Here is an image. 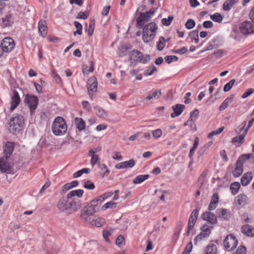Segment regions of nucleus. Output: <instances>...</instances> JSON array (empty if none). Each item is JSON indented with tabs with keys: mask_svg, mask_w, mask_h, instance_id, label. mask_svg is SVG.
Instances as JSON below:
<instances>
[{
	"mask_svg": "<svg viewBox=\"0 0 254 254\" xmlns=\"http://www.w3.org/2000/svg\"><path fill=\"white\" fill-rule=\"evenodd\" d=\"M210 18L214 22L221 23L223 20V16L219 13H215L210 15Z\"/></svg>",
	"mask_w": 254,
	"mask_h": 254,
	"instance_id": "43",
	"label": "nucleus"
},
{
	"mask_svg": "<svg viewBox=\"0 0 254 254\" xmlns=\"http://www.w3.org/2000/svg\"><path fill=\"white\" fill-rule=\"evenodd\" d=\"M96 211V209L91 208L87 204L81 210L80 217L83 221L88 223V221H90L91 217L94 215Z\"/></svg>",
	"mask_w": 254,
	"mask_h": 254,
	"instance_id": "7",
	"label": "nucleus"
},
{
	"mask_svg": "<svg viewBox=\"0 0 254 254\" xmlns=\"http://www.w3.org/2000/svg\"><path fill=\"white\" fill-rule=\"evenodd\" d=\"M69 214L76 212L81 207V201L79 198H68Z\"/></svg>",
	"mask_w": 254,
	"mask_h": 254,
	"instance_id": "12",
	"label": "nucleus"
},
{
	"mask_svg": "<svg viewBox=\"0 0 254 254\" xmlns=\"http://www.w3.org/2000/svg\"><path fill=\"white\" fill-rule=\"evenodd\" d=\"M96 115L99 118L105 119L107 117V113L102 108L96 106L94 107Z\"/></svg>",
	"mask_w": 254,
	"mask_h": 254,
	"instance_id": "32",
	"label": "nucleus"
},
{
	"mask_svg": "<svg viewBox=\"0 0 254 254\" xmlns=\"http://www.w3.org/2000/svg\"><path fill=\"white\" fill-rule=\"evenodd\" d=\"M208 175V170H205L200 175L198 179V182L202 186L205 182V179Z\"/></svg>",
	"mask_w": 254,
	"mask_h": 254,
	"instance_id": "42",
	"label": "nucleus"
},
{
	"mask_svg": "<svg viewBox=\"0 0 254 254\" xmlns=\"http://www.w3.org/2000/svg\"><path fill=\"white\" fill-rule=\"evenodd\" d=\"M88 223L97 227H102L105 223V220L102 218H98L95 219H90V221H88Z\"/></svg>",
	"mask_w": 254,
	"mask_h": 254,
	"instance_id": "31",
	"label": "nucleus"
},
{
	"mask_svg": "<svg viewBox=\"0 0 254 254\" xmlns=\"http://www.w3.org/2000/svg\"><path fill=\"white\" fill-rule=\"evenodd\" d=\"M166 40L164 37H160L157 44V49L159 51H161L165 46Z\"/></svg>",
	"mask_w": 254,
	"mask_h": 254,
	"instance_id": "45",
	"label": "nucleus"
},
{
	"mask_svg": "<svg viewBox=\"0 0 254 254\" xmlns=\"http://www.w3.org/2000/svg\"><path fill=\"white\" fill-rule=\"evenodd\" d=\"M94 25V20H91L89 23L88 28L86 29V30L87 31L88 35L89 36H91L93 33Z\"/></svg>",
	"mask_w": 254,
	"mask_h": 254,
	"instance_id": "53",
	"label": "nucleus"
},
{
	"mask_svg": "<svg viewBox=\"0 0 254 254\" xmlns=\"http://www.w3.org/2000/svg\"><path fill=\"white\" fill-rule=\"evenodd\" d=\"M240 188V184L238 182H234L232 183L230 187V189L233 195L236 194Z\"/></svg>",
	"mask_w": 254,
	"mask_h": 254,
	"instance_id": "40",
	"label": "nucleus"
},
{
	"mask_svg": "<svg viewBox=\"0 0 254 254\" xmlns=\"http://www.w3.org/2000/svg\"><path fill=\"white\" fill-rule=\"evenodd\" d=\"M201 230L200 234L196 236L194 239V243L195 244H196L198 242L207 238L211 233V229L207 226H203L201 228Z\"/></svg>",
	"mask_w": 254,
	"mask_h": 254,
	"instance_id": "14",
	"label": "nucleus"
},
{
	"mask_svg": "<svg viewBox=\"0 0 254 254\" xmlns=\"http://www.w3.org/2000/svg\"><path fill=\"white\" fill-rule=\"evenodd\" d=\"M243 162L240 160H238L236 162V166L233 174L235 177H238L240 176L243 173Z\"/></svg>",
	"mask_w": 254,
	"mask_h": 254,
	"instance_id": "27",
	"label": "nucleus"
},
{
	"mask_svg": "<svg viewBox=\"0 0 254 254\" xmlns=\"http://www.w3.org/2000/svg\"><path fill=\"white\" fill-rule=\"evenodd\" d=\"M125 241L124 237L122 235H119L116 240V244L117 246L121 247L123 245H125Z\"/></svg>",
	"mask_w": 254,
	"mask_h": 254,
	"instance_id": "54",
	"label": "nucleus"
},
{
	"mask_svg": "<svg viewBox=\"0 0 254 254\" xmlns=\"http://www.w3.org/2000/svg\"><path fill=\"white\" fill-rule=\"evenodd\" d=\"M236 82V80L235 79L231 80L228 83L226 84L224 86L223 90L225 92H228L232 88L234 84Z\"/></svg>",
	"mask_w": 254,
	"mask_h": 254,
	"instance_id": "52",
	"label": "nucleus"
},
{
	"mask_svg": "<svg viewBox=\"0 0 254 254\" xmlns=\"http://www.w3.org/2000/svg\"><path fill=\"white\" fill-rule=\"evenodd\" d=\"M155 12L156 9L152 8L145 13L140 12L136 20L137 27L141 29L145 23L150 20L152 16L154 14Z\"/></svg>",
	"mask_w": 254,
	"mask_h": 254,
	"instance_id": "4",
	"label": "nucleus"
},
{
	"mask_svg": "<svg viewBox=\"0 0 254 254\" xmlns=\"http://www.w3.org/2000/svg\"><path fill=\"white\" fill-rule=\"evenodd\" d=\"M20 98L18 92L16 90H12V94L11 97L10 110L12 112L20 104Z\"/></svg>",
	"mask_w": 254,
	"mask_h": 254,
	"instance_id": "16",
	"label": "nucleus"
},
{
	"mask_svg": "<svg viewBox=\"0 0 254 254\" xmlns=\"http://www.w3.org/2000/svg\"><path fill=\"white\" fill-rule=\"evenodd\" d=\"M117 203L112 201H109L102 207V210H105L108 208H113L116 207Z\"/></svg>",
	"mask_w": 254,
	"mask_h": 254,
	"instance_id": "51",
	"label": "nucleus"
},
{
	"mask_svg": "<svg viewBox=\"0 0 254 254\" xmlns=\"http://www.w3.org/2000/svg\"><path fill=\"white\" fill-rule=\"evenodd\" d=\"M224 129V127H222L215 130H213L208 134V138H212L214 135H217L221 133Z\"/></svg>",
	"mask_w": 254,
	"mask_h": 254,
	"instance_id": "50",
	"label": "nucleus"
},
{
	"mask_svg": "<svg viewBox=\"0 0 254 254\" xmlns=\"http://www.w3.org/2000/svg\"><path fill=\"white\" fill-rule=\"evenodd\" d=\"M247 199V195L244 194H239L237 196V201L239 205L244 204L246 202Z\"/></svg>",
	"mask_w": 254,
	"mask_h": 254,
	"instance_id": "46",
	"label": "nucleus"
},
{
	"mask_svg": "<svg viewBox=\"0 0 254 254\" xmlns=\"http://www.w3.org/2000/svg\"><path fill=\"white\" fill-rule=\"evenodd\" d=\"M97 85L98 83L95 77L92 76L88 79L87 88L89 95L91 98L96 93Z\"/></svg>",
	"mask_w": 254,
	"mask_h": 254,
	"instance_id": "10",
	"label": "nucleus"
},
{
	"mask_svg": "<svg viewBox=\"0 0 254 254\" xmlns=\"http://www.w3.org/2000/svg\"><path fill=\"white\" fill-rule=\"evenodd\" d=\"M84 187L88 190H93L95 189V185L91 181L88 180L84 183Z\"/></svg>",
	"mask_w": 254,
	"mask_h": 254,
	"instance_id": "55",
	"label": "nucleus"
},
{
	"mask_svg": "<svg viewBox=\"0 0 254 254\" xmlns=\"http://www.w3.org/2000/svg\"><path fill=\"white\" fill-rule=\"evenodd\" d=\"M253 179V174L252 172H247L245 173L241 178V181L243 186H247L249 184Z\"/></svg>",
	"mask_w": 254,
	"mask_h": 254,
	"instance_id": "29",
	"label": "nucleus"
},
{
	"mask_svg": "<svg viewBox=\"0 0 254 254\" xmlns=\"http://www.w3.org/2000/svg\"><path fill=\"white\" fill-rule=\"evenodd\" d=\"M102 203V199L99 198V196L92 200L88 205L92 208L96 210V207L99 204Z\"/></svg>",
	"mask_w": 254,
	"mask_h": 254,
	"instance_id": "38",
	"label": "nucleus"
},
{
	"mask_svg": "<svg viewBox=\"0 0 254 254\" xmlns=\"http://www.w3.org/2000/svg\"><path fill=\"white\" fill-rule=\"evenodd\" d=\"M74 26L76 28V31L73 32L74 36H75L76 34L81 35L82 34V25L78 21L74 22Z\"/></svg>",
	"mask_w": 254,
	"mask_h": 254,
	"instance_id": "48",
	"label": "nucleus"
},
{
	"mask_svg": "<svg viewBox=\"0 0 254 254\" xmlns=\"http://www.w3.org/2000/svg\"><path fill=\"white\" fill-rule=\"evenodd\" d=\"M174 17L172 15H170L168 18H163L162 19V23L165 26H169L171 24L172 20H173Z\"/></svg>",
	"mask_w": 254,
	"mask_h": 254,
	"instance_id": "57",
	"label": "nucleus"
},
{
	"mask_svg": "<svg viewBox=\"0 0 254 254\" xmlns=\"http://www.w3.org/2000/svg\"><path fill=\"white\" fill-rule=\"evenodd\" d=\"M216 214L218 217L222 220H227L230 217L229 211L224 208L218 209L216 211Z\"/></svg>",
	"mask_w": 254,
	"mask_h": 254,
	"instance_id": "28",
	"label": "nucleus"
},
{
	"mask_svg": "<svg viewBox=\"0 0 254 254\" xmlns=\"http://www.w3.org/2000/svg\"><path fill=\"white\" fill-rule=\"evenodd\" d=\"M242 233L248 237L254 236V227L252 226L246 224L241 227Z\"/></svg>",
	"mask_w": 254,
	"mask_h": 254,
	"instance_id": "23",
	"label": "nucleus"
},
{
	"mask_svg": "<svg viewBox=\"0 0 254 254\" xmlns=\"http://www.w3.org/2000/svg\"><path fill=\"white\" fill-rule=\"evenodd\" d=\"M195 25V22L192 19H189L185 24L186 27L188 29L193 28Z\"/></svg>",
	"mask_w": 254,
	"mask_h": 254,
	"instance_id": "56",
	"label": "nucleus"
},
{
	"mask_svg": "<svg viewBox=\"0 0 254 254\" xmlns=\"http://www.w3.org/2000/svg\"><path fill=\"white\" fill-rule=\"evenodd\" d=\"M202 218L208 221L211 224H215L217 222L216 216L212 212L210 211H206L202 214Z\"/></svg>",
	"mask_w": 254,
	"mask_h": 254,
	"instance_id": "18",
	"label": "nucleus"
},
{
	"mask_svg": "<svg viewBox=\"0 0 254 254\" xmlns=\"http://www.w3.org/2000/svg\"><path fill=\"white\" fill-rule=\"evenodd\" d=\"M152 133L154 137L158 138L162 135V131L161 129H157L152 131Z\"/></svg>",
	"mask_w": 254,
	"mask_h": 254,
	"instance_id": "63",
	"label": "nucleus"
},
{
	"mask_svg": "<svg viewBox=\"0 0 254 254\" xmlns=\"http://www.w3.org/2000/svg\"><path fill=\"white\" fill-rule=\"evenodd\" d=\"M246 134L243 133L233 138L232 142L237 147H239L244 142L245 135Z\"/></svg>",
	"mask_w": 254,
	"mask_h": 254,
	"instance_id": "30",
	"label": "nucleus"
},
{
	"mask_svg": "<svg viewBox=\"0 0 254 254\" xmlns=\"http://www.w3.org/2000/svg\"><path fill=\"white\" fill-rule=\"evenodd\" d=\"M246 253L247 249L246 247L244 246H240L234 254H246Z\"/></svg>",
	"mask_w": 254,
	"mask_h": 254,
	"instance_id": "64",
	"label": "nucleus"
},
{
	"mask_svg": "<svg viewBox=\"0 0 254 254\" xmlns=\"http://www.w3.org/2000/svg\"><path fill=\"white\" fill-rule=\"evenodd\" d=\"M114 232V229H111L110 231L108 230L107 229L104 230L103 231V236L105 239V240L107 242L109 243L110 241L109 239V237L111 235L112 233Z\"/></svg>",
	"mask_w": 254,
	"mask_h": 254,
	"instance_id": "49",
	"label": "nucleus"
},
{
	"mask_svg": "<svg viewBox=\"0 0 254 254\" xmlns=\"http://www.w3.org/2000/svg\"><path fill=\"white\" fill-rule=\"evenodd\" d=\"M14 148V143L11 142H7L3 147L4 157L10 158Z\"/></svg>",
	"mask_w": 254,
	"mask_h": 254,
	"instance_id": "19",
	"label": "nucleus"
},
{
	"mask_svg": "<svg viewBox=\"0 0 254 254\" xmlns=\"http://www.w3.org/2000/svg\"><path fill=\"white\" fill-rule=\"evenodd\" d=\"M67 127L65 120L61 117L56 118L53 123L52 130L56 136L64 134L67 131Z\"/></svg>",
	"mask_w": 254,
	"mask_h": 254,
	"instance_id": "2",
	"label": "nucleus"
},
{
	"mask_svg": "<svg viewBox=\"0 0 254 254\" xmlns=\"http://www.w3.org/2000/svg\"><path fill=\"white\" fill-rule=\"evenodd\" d=\"M165 60L168 64H170L173 61H177L178 58L176 56H168L165 57Z\"/></svg>",
	"mask_w": 254,
	"mask_h": 254,
	"instance_id": "58",
	"label": "nucleus"
},
{
	"mask_svg": "<svg viewBox=\"0 0 254 254\" xmlns=\"http://www.w3.org/2000/svg\"><path fill=\"white\" fill-rule=\"evenodd\" d=\"M135 164V161L133 159L128 161H126L116 165L115 167L118 169H126L127 168H132Z\"/></svg>",
	"mask_w": 254,
	"mask_h": 254,
	"instance_id": "21",
	"label": "nucleus"
},
{
	"mask_svg": "<svg viewBox=\"0 0 254 254\" xmlns=\"http://www.w3.org/2000/svg\"><path fill=\"white\" fill-rule=\"evenodd\" d=\"M149 177V175H140L136 176L133 179L132 183L134 184H139L142 183L144 181L148 179Z\"/></svg>",
	"mask_w": 254,
	"mask_h": 254,
	"instance_id": "37",
	"label": "nucleus"
},
{
	"mask_svg": "<svg viewBox=\"0 0 254 254\" xmlns=\"http://www.w3.org/2000/svg\"><path fill=\"white\" fill-rule=\"evenodd\" d=\"M157 71V68L154 65L149 67L144 70L143 74L144 76H149L152 75L154 72Z\"/></svg>",
	"mask_w": 254,
	"mask_h": 254,
	"instance_id": "41",
	"label": "nucleus"
},
{
	"mask_svg": "<svg viewBox=\"0 0 254 254\" xmlns=\"http://www.w3.org/2000/svg\"><path fill=\"white\" fill-rule=\"evenodd\" d=\"M2 52L3 53H9L11 52L15 47L14 40L10 37H5L0 44Z\"/></svg>",
	"mask_w": 254,
	"mask_h": 254,
	"instance_id": "8",
	"label": "nucleus"
},
{
	"mask_svg": "<svg viewBox=\"0 0 254 254\" xmlns=\"http://www.w3.org/2000/svg\"><path fill=\"white\" fill-rule=\"evenodd\" d=\"M192 249V244L191 242L189 243L186 247L184 251L182 254H190Z\"/></svg>",
	"mask_w": 254,
	"mask_h": 254,
	"instance_id": "62",
	"label": "nucleus"
},
{
	"mask_svg": "<svg viewBox=\"0 0 254 254\" xmlns=\"http://www.w3.org/2000/svg\"><path fill=\"white\" fill-rule=\"evenodd\" d=\"M89 15V13L87 11L82 12L80 11L78 12L76 18L77 19H86Z\"/></svg>",
	"mask_w": 254,
	"mask_h": 254,
	"instance_id": "59",
	"label": "nucleus"
},
{
	"mask_svg": "<svg viewBox=\"0 0 254 254\" xmlns=\"http://www.w3.org/2000/svg\"><path fill=\"white\" fill-rule=\"evenodd\" d=\"M190 36L192 40H194L195 43H197L199 41L198 31L193 30L190 33Z\"/></svg>",
	"mask_w": 254,
	"mask_h": 254,
	"instance_id": "47",
	"label": "nucleus"
},
{
	"mask_svg": "<svg viewBox=\"0 0 254 254\" xmlns=\"http://www.w3.org/2000/svg\"><path fill=\"white\" fill-rule=\"evenodd\" d=\"M238 240L233 234H229L226 236L223 241L225 249L229 252H231L236 249L238 245Z\"/></svg>",
	"mask_w": 254,
	"mask_h": 254,
	"instance_id": "6",
	"label": "nucleus"
},
{
	"mask_svg": "<svg viewBox=\"0 0 254 254\" xmlns=\"http://www.w3.org/2000/svg\"><path fill=\"white\" fill-rule=\"evenodd\" d=\"M88 155L91 157V164L94 166L95 164H99L100 158L98 155L94 154V152L89 151Z\"/></svg>",
	"mask_w": 254,
	"mask_h": 254,
	"instance_id": "35",
	"label": "nucleus"
},
{
	"mask_svg": "<svg viewBox=\"0 0 254 254\" xmlns=\"http://www.w3.org/2000/svg\"><path fill=\"white\" fill-rule=\"evenodd\" d=\"M47 26L46 21L45 20H40L38 23V31L40 34L45 37L47 34Z\"/></svg>",
	"mask_w": 254,
	"mask_h": 254,
	"instance_id": "24",
	"label": "nucleus"
},
{
	"mask_svg": "<svg viewBox=\"0 0 254 254\" xmlns=\"http://www.w3.org/2000/svg\"><path fill=\"white\" fill-rule=\"evenodd\" d=\"M241 32L244 35H248L254 33V23L246 21L242 22L240 26Z\"/></svg>",
	"mask_w": 254,
	"mask_h": 254,
	"instance_id": "9",
	"label": "nucleus"
},
{
	"mask_svg": "<svg viewBox=\"0 0 254 254\" xmlns=\"http://www.w3.org/2000/svg\"><path fill=\"white\" fill-rule=\"evenodd\" d=\"M162 93L160 90L151 91L148 95L145 98L146 100H151L153 99H158L161 96Z\"/></svg>",
	"mask_w": 254,
	"mask_h": 254,
	"instance_id": "25",
	"label": "nucleus"
},
{
	"mask_svg": "<svg viewBox=\"0 0 254 254\" xmlns=\"http://www.w3.org/2000/svg\"><path fill=\"white\" fill-rule=\"evenodd\" d=\"M198 215V210L197 209L193 210L189 217L188 224V230L187 235L189 236L190 231L193 229L195 222L197 220Z\"/></svg>",
	"mask_w": 254,
	"mask_h": 254,
	"instance_id": "13",
	"label": "nucleus"
},
{
	"mask_svg": "<svg viewBox=\"0 0 254 254\" xmlns=\"http://www.w3.org/2000/svg\"><path fill=\"white\" fill-rule=\"evenodd\" d=\"M188 52V49L186 47H183L180 49H174L172 50V52L175 54H184Z\"/></svg>",
	"mask_w": 254,
	"mask_h": 254,
	"instance_id": "61",
	"label": "nucleus"
},
{
	"mask_svg": "<svg viewBox=\"0 0 254 254\" xmlns=\"http://www.w3.org/2000/svg\"><path fill=\"white\" fill-rule=\"evenodd\" d=\"M52 75H53V77L56 80V82L58 84H60L62 85V84H63L62 81L60 77L59 76V75L58 74V73L55 70H53L52 71Z\"/></svg>",
	"mask_w": 254,
	"mask_h": 254,
	"instance_id": "60",
	"label": "nucleus"
},
{
	"mask_svg": "<svg viewBox=\"0 0 254 254\" xmlns=\"http://www.w3.org/2000/svg\"><path fill=\"white\" fill-rule=\"evenodd\" d=\"M212 142H209L207 144L203 146L197 152V159L199 160L200 158L205 153L209 147L212 144Z\"/></svg>",
	"mask_w": 254,
	"mask_h": 254,
	"instance_id": "39",
	"label": "nucleus"
},
{
	"mask_svg": "<svg viewBox=\"0 0 254 254\" xmlns=\"http://www.w3.org/2000/svg\"><path fill=\"white\" fill-rule=\"evenodd\" d=\"M68 199L62 197L58 202L57 206L59 210L61 212H65L69 213Z\"/></svg>",
	"mask_w": 254,
	"mask_h": 254,
	"instance_id": "17",
	"label": "nucleus"
},
{
	"mask_svg": "<svg viewBox=\"0 0 254 254\" xmlns=\"http://www.w3.org/2000/svg\"><path fill=\"white\" fill-rule=\"evenodd\" d=\"M83 190L81 189L70 191L67 194V198H79L81 197L83 194Z\"/></svg>",
	"mask_w": 254,
	"mask_h": 254,
	"instance_id": "26",
	"label": "nucleus"
},
{
	"mask_svg": "<svg viewBox=\"0 0 254 254\" xmlns=\"http://www.w3.org/2000/svg\"><path fill=\"white\" fill-rule=\"evenodd\" d=\"M185 106L182 104H176L172 107L173 113L171 114V117L172 118H175L179 116L183 113Z\"/></svg>",
	"mask_w": 254,
	"mask_h": 254,
	"instance_id": "22",
	"label": "nucleus"
},
{
	"mask_svg": "<svg viewBox=\"0 0 254 254\" xmlns=\"http://www.w3.org/2000/svg\"><path fill=\"white\" fill-rule=\"evenodd\" d=\"M142 29V40L144 43H149L155 38L158 27L155 22H150L145 25Z\"/></svg>",
	"mask_w": 254,
	"mask_h": 254,
	"instance_id": "1",
	"label": "nucleus"
},
{
	"mask_svg": "<svg viewBox=\"0 0 254 254\" xmlns=\"http://www.w3.org/2000/svg\"><path fill=\"white\" fill-rule=\"evenodd\" d=\"M234 98V95H231L228 98H227L221 104V105L219 106V109L220 111H223L225 109H226L230 103H231L232 99Z\"/></svg>",
	"mask_w": 254,
	"mask_h": 254,
	"instance_id": "34",
	"label": "nucleus"
},
{
	"mask_svg": "<svg viewBox=\"0 0 254 254\" xmlns=\"http://www.w3.org/2000/svg\"><path fill=\"white\" fill-rule=\"evenodd\" d=\"M24 125V119L22 116L16 114L15 116L10 118L8 123V129L9 131L14 133L17 131H19Z\"/></svg>",
	"mask_w": 254,
	"mask_h": 254,
	"instance_id": "3",
	"label": "nucleus"
},
{
	"mask_svg": "<svg viewBox=\"0 0 254 254\" xmlns=\"http://www.w3.org/2000/svg\"><path fill=\"white\" fill-rule=\"evenodd\" d=\"M10 158L4 157L0 158V171L1 172L9 173L11 166L9 164Z\"/></svg>",
	"mask_w": 254,
	"mask_h": 254,
	"instance_id": "15",
	"label": "nucleus"
},
{
	"mask_svg": "<svg viewBox=\"0 0 254 254\" xmlns=\"http://www.w3.org/2000/svg\"><path fill=\"white\" fill-rule=\"evenodd\" d=\"M217 252V247L213 244H209L205 248L204 254H216Z\"/></svg>",
	"mask_w": 254,
	"mask_h": 254,
	"instance_id": "33",
	"label": "nucleus"
},
{
	"mask_svg": "<svg viewBox=\"0 0 254 254\" xmlns=\"http://www.w3.org/2000/svg\"><path fill=\"white\" fill-rule=\"evenodd\" d=\"M129 60L135 63H140L144 64L150 61V57L148 55H144L140 52L136 50H133L130 53Z\"/></svg>",
	"mask_w": 254,
	"mask_h": 254,
	"instance_id": "5",
	"label": "nucleus"
},
{
	"mask_svg": "<svg viewBox=\"0 0 254 254\" xmlns=\"http://www.w3.org/2000/svg\"><path fill=\"white\" fill-rule=\"evenodd\" d=\"M75 124L76 125V127L80 131H81L85 128V122L84 121L79 118H75Z\"/></svg>",
	"mask_w": 254,
	"mask_h": 254,
	"instance_id": "36",
	"label": "nucleus"
},
{
	"mask_svg": "<svg viewBox=\"0 0 254 254\" xmlns=\"http://www.w3.org/2000/svg\"><path fill=\"white\" fill-rule=\"evenodd\" d=\"M2 23L4 27L11 26L14 22V17L11 13H7L1 19Z\"/></svg>",
	"mask_w": 254,
	"mask_h": 254,
	"instance_id": "20",
	"label": "nucleus"
},
{
	"mask_svg": "<svg viewBox=\"0 0 254 254\" xmlns=\"http://www.w3.org/2000/svg\"><path fill=\"white\" fill-rule=\"evenodd\" d=\"M235 0H229V1H226L223 5V9L225 11H228L231 9L233 5L235 3Z\"/></svg>",
	"mask_w": 254,
	"mask_h": 254,
	"instance_id": "44",
	"label": "nucleus"
},
{
	"mask_svg": "<svg viewBox=\"0 0 254 254\" xmlns=\"http://www.w3.org/2000/svg\"><path fill=\"white\" fill-rule=\"evenodd\" d=\"M25 100L28 105L30 112L32 114L37 108L38 103V99L37 97L34 95H26Z\"/></svg>",
	"mask_w": 254,
	"mask_h": 254,
	"instance_id": "11",
	"label": "nucleus"
}]
</instances>
